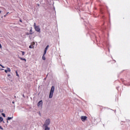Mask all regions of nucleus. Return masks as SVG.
Returning <instances> with one entry per match:
<instances>
[{
  "mask_svg": "<svg viewBox=\"0 0 130 130\" xmlns=\"http://www.w3.org/2000/svg\"><path fill=\"white\" fill-rule=\"evenodd\" d=\"M34 28L35 30L37 31V32H39V33H40L41 29L40 28V27H39V25H36V22H35L34 24Z\"/></svg>",
  "mask_w": 130,
  "mask_h": 130,
  "instance_id": "f257e3e1",
  "label": "nucleus"
},
{
  "mask_svg": "<svg viewBox=\"0 0 130 130\" xmlns=\"http://www.w3.org/2000/svg\"><path fill=\"white\" fill-rule=\"evenodd\" d=\"M54 92V86H52L51 87L50 91V93H49V98H52V97L53 96V93Z\"/></svg>",
  "mask_w": 130,
  "mask_h": 130,
  "instance_id": "f03ea898",
  "label": "nucleus"
},
{
  "mask_svg": "<svg viewBox=\"0 0 130 130\" xmlns=\"http://www.w3.org/2000/svg\"><path fill=\"white\" fill-rule=\"evenodd\" d=\"M49 124H50V120L49 119H47L43 124V126H48Z\"/></svg>",
  "mask_w": 130,
  "mask_h": 130,
  "instance_id": "7ed1b4c3",
  "label": "nucleus"
},
{
  "mask_svg": "<svg viewBox=\"0 0 130 130\" xmlns=\"http://www.w3.org/2000/svg\"><path fill=\"white\" fill-rule=\"evenodd\" d=\"M43 105V102H42V101H40V102H39V103H38V106L39 107H41V108H42V105Z\"/></svg>",
  "mask_w": 130,
  "mask_h": 130,
  "instance_id": "20e7f679",
  "label": "nucleus"
},
{
  "mask_svg": "<svg viewBox=\"0 0 130 130\" xmlns=\"http://www.w3.org/2000/svg\"><path fill=\"white\" fill-rule=\"evenodd\" d=\"M81 119L82 121L85 122V120L87 119V116H82L81 117Z\"/></svg>",
  "mask_w": 130,
  "mask_h": 130,
  "instance_id": "39448f33",
  "label": "nucleus"
},
{
  "mask_svg": "<svg viewBox=\"0 0 130 130\" xmlns=\"http://www.w3.org/2000/svg\"><path fill=\"white\" fill-rule=\"evenodd\" d=\"M5 72L6 73V74H7L8 72H11V69L9 68H7V70H5Z\"/></svg>",
  "mask_w": 130,
  "mask_h": 130,
  "instance_id": "423d86ee",
  "label": "nucleus"
},
{
  "mask_svg": "<svg viewBox=\"0 0 130 130\" xmlns=\"http://www.w3.org/2000/svg\"><path fill=\"white\" fill-rule=\"evenodd\" d=\"M44 127H45V129L44 130H50V128H49L48 127V126H44Z\"/></svg>",
  "mask_w": 130,
  "mask_h": 130,
  "instance_id": "0eeeda50",
  "label": "nucleus"
},
{
  "mask_svg": "<svg viewBox=\"0 0 130 130\" xmlns=\"http://www.w3.org/2000/svg\"><path fill=\"white\" fill-rule=\"evenodd\" d=\"M19 58L20 59H21V60H24L25 61H26V59L24 58H22V57H19Z\"/></svg>",
  "mask_w": 130,
  "mask_h": 130,
  "instance_id": "6e6552de",
  "label": "nucleus"
},
{
  "mask_svg": "<svg viewBox=\"0 0 130 130\" xmlns=\"http://www.w3.org/2000/svg\"><path fill=\"white\" fill-rule=\"evenodd\" d=\"M29 32H30V33H29V34H30V35H32V34H33L32 30V28H31V29L29 30Z\"/></svg>",
  "mask_w": 130,
  "mask_h": 130,
  "instance_id": "1a4fd4ad",
  "label": "nucleus"
},
{
  "mask_svg": "<svg viewBox=\"0 0 130 130\" xmlns=\"http://www.w3.org/2000/svg\"><path fill=\"white\" fill-rule=\"evenodd\" d=\"M45 55H43L42 56V59H43V60H45V59H46V58H45Z\"/></svg>",
  "mask_w": 130,
  "mask_h": 130,
  "instance_id": "9d476101",
  "label": "nucleus"
},
{
  "mask_svg": "<svg viewBox=\"0 0 130 130\" xmlns=\"http://www.w3.org/2000/svg\"><path fill=\"white\" fill-rule=\"evenodd\" d=\"M11 119H13V117H8L7 118V120H11Z\"/></svg>",
  "mask_w": 130,
  "mask_h": 130,
  "instance_id": "9b49d317",
  "label": "nucleus"
},
{
  "mask_svg": "<svg viewBox=\"0 0 130 130\" xmlns=\"http://www.w3.org/2000/svg\"><path fill=\"white\" fill-rule=\"evenodd\" d=\"M3 120H4V119L3 118V117H0V122H2V121H3Z\"/></svg>",
  "mask_w": 130,
  "mask_h": 130,
  "instance_id": "f8f14e48",
  "label": "nucleus"
},
{
  "mask_svg": "<svg viewBox=\"0 0 130 130\" xmlns=\"http://www.w3.org/2000/svg\"><path fill=\"white\" fill-rule=\"evenodd\" d=\"M48 47H49V45H47L46 48H45V50H47V49H48Z\"/></svg>",
  "mask_w": 130,
  "mask_h": 130,
  "instance_id": "ddd939ff",
  "label": "nucleus"
},
{
  "mask_svg": "<svg viewBox=\"0 0 130 130\" xmlns=\"http://www.w3.org/2000/svg\"><path fill=\"white\" fill-rule=\"evenodd\" d=\"M2 115H3L4 117H6V114H5V113H2Z\"/></svg>",
  "mask_w": 130,
  "mask_h": 130,
  "instance_id": "4468645a",
  "label": "nucleus"
},
{
  "mask_svg": "<svg viewBox=\"0 0 130 130\" xmlns=\"http://www.w3.org/2000/svg\"><path fill=\"white\" fill-rule=\"evenodd\" d=\"M46 51H47V50H45V51H44V55H45V54H46Z\"/></svg>",
  "mask_w": 130,
  "mask_h": 130,
  "instance_id": "2eb2a0df",
  "label": "nucleus"
},
{
  "mask_svg": "<svg viewBox=\"0 0 130 130\" xmlns=\"http://www.w3.org/2000/svg\"><path fill=\"white\" fill-rule=\"evenodd\" d=\"M15 73H16V76H17V77H19V74H18V71H16Z\"/></svg>",
  "mask_w": 130,
  "mask_h": 130,
  "instance_id": "dca6fc26",
  "label": "nucleus"
},
{
  "mask_svg": "<svg viewBox=\"0 0 130 130\" xmlns=\"http://www.w3.org/2000/svg\"><path fill=\"white\" fill-rule=\"evenodd\" d=\"M99 107H100V108H101V109H103V106H99Z\"/></svg>",
  "mask_w": 130,
  "mask_h": 130,
  "instance_id": "f3484780",
  "label": "nucleus"
},
{
  "mask_svg": "<svg viewBox=\"0 0 130 130\" xmlns=\"http://www.w3.org/2000/svg\"><path fill=\"white\" fill-rule=\"evenodd\" d=\"M22 53V55H25V52L24 51H21Z\"/></svg>",
  "mask_w": 130,
  "mask_h": 130,
  "instance_id": "a211bd4d",
  "label": "nucleus"
},
{
  "mask_svg": "<svg viewBox=\"0 0 130 130\" xmlns=\"http://www.w3.org/2000/svg\"><path fill=\"white\" fill-rule=\"evenodd\" d=\"M0 48L2 49V44H0Z\"/></svg>",
  "mask_w": 130,
  "mask_h": 130,
  "instance_id": "6ab92c4d",
  "label": "nucleus"
},
{
  "mask_svg": "<svg viewBox=\"0 0 130 130\" xmlns=\"http://www.w3.org/2000/svg\"><path fill=\"white\" fill-rule=\"evenodd\" d=\"M0 128L1 129H4V128H3V127H2V126L0 125Z\"/></svg>",
  "mask_w": 130,
  "mask_h": 130,
  "instance_id": "aec40b11",
  "label": "nucleus"
},
{
  "mask_svg": "<svg viewBox=\"0 0 130 130\" xmlns=\"http://www.w3.org/2000/svg\"><path fill=\"white\" fill-rule=\"evenodd\" d=\"M1 66V67H2V68H5V67H4L3 65H2V64H1L0 65Z\"/></svg>",
  "mask_w": 130,
  "mask_h": 130,
  "instance_id": "412c9836",
  "label": "nucleus"
},
{
  "mask_svg": "<svg viewBox=\"0 0 130 130\" xmlns=\"http://www.w3.org/2000/svg\"><path fill=\"white\" fill-rule=\"evenodd\" d=\"M29 48H32V46H31V45H30V46H29Z\"/></svg>",
  "mask_w": 130,
  "mask_h": 130,
  "instance_id": "4be33fe9",
  "label": "nucleus"
},
{
  "mask_svg": "<svg viewBox=\"0 0 130 130\" xmlns=\"http://www.w3.org/2000/svg\"><path fill=\"white\" fill-rule=\"evenodd\" d=\"M19 21H20V22L21 23H22V20L20 19Z\"/></svg>",
  "mask_w": 130,
  "mask_h": 130,
  "instance_id": "5701e85b",
  "label": "nucleus"
},
{
  "mask_svg": "<svg viewBox=\"0 0 130 130\" xmlns=\"http://www.w3.org/2000/svg\"><path fill=\"white\" fill-rule=\"evenodd\" d=\"M0 14H2V11H0Z\"/></svg>",
  "mask_w": 130,
  "mask_h": 130,
  "instance_id": "b1692460",
  "label": "nucleus"
},
{
  "mask_svg": "<svg viewBox=\"0 0 130 130\" xmlns=\"http://www.w3.org/2000/svg\"><path fill=\"white\" fill-rule=\"evenodd\" d=\"M12 103L14 104L15 103V102H12Z\"/></svg>",
  "mask_w": 130,
  "mask_h": 130,
  "instance_id": "393cba45",
  "label": "nucleus"
},
{
  "mask_svg": "<svg viewBox=\"0 0 130 130\" xmlns=\"http://www.w3.org/2000/svg\"><path fill=\"white\" fill-rule=\"evenodd\" d=\"M8 14H9V12H8V13L6 14V15H8Z\"/></svg>",
  "mask_w": 130,
  "mask_h": 130,
  "instance_id": "a878e982",
  "label": "nucleus"
},
{
  "mask_svg": "<svg viewBox=\"0 0 130 130\" xmlns=\"http://www.w3.org/2000/svg\"><path fill=\"white\" fill-rule=\"evenodd\" d=\"M38 7H39V4H38Z\"/></svg>",
  "mask_w": 130,
  "mask_h": 130,
  "instance_id": "bb28decb",
  "label": "nucleus"
},
{
  "mask_svg": "<svg viewBox=\"0 0 130 130\" xmlns=\"http://www.w3.org/2000/svg\"><path fill=\"white\" fill-rule=\"evenodd\" d=\"M8 77H10V75H8Z\"/></svg>",
  "mask_w": 130,
  "mask_h": 130,
  "instance_id": "cd10ccee",
  "label": "nucleus"
},
{
  "mask_svg": "<svg viewBox=\"0 0 130 130\" xmlns=\"http://www.w3.org/2000/svg\"><path fill=\"white\" fill-rule=\"evenodd\" d=\"M1 70H2L3 71H4V69H1Z\"/></svg>",
  "mask_w": 130,
  "mask_h": 130,
  "instance_id": "c85d7f7f",
  "label": "nucleus"
},
{
  "mask_svg": "<svg viewBox=\"0 0 130 130\" xmlns=\"http://www.w3.org/2000/svg\"><path fill=\"white\" fill-rule=\"evenodd\" d=\"M6 15H5L4 17H6Z\"/></svg>",
  "mask_w": 130,
  "mask_h": 130,
  "instance_id": "c756f323",
  "label": "nucleus"
}]
</instances>
